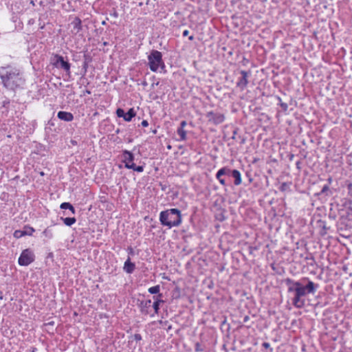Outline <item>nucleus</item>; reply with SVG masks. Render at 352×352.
Wrapping results in <instances>:
<instances>
[{"label":"nucleus","mask_w":352,"mask_h":352,"mask_svg":"<svg viewBox=\"0 0 352 352\" xmlns=\"http://www.w3.org/2000/svg\"><path fill=\"white\" fill-rule=\"evenodd\" d=\"M287 284L288 285V292L294 293L292 303L296 308H302L305 305V300L302 299V297L307 293L314 294L317 288V285L309 280L305 286L299 281L291 279L287 280Z\"/></svg>","instance_id":"nucleus-1"},{"label":"nucleus","mask_w":352,"mask_h":352,"mask_svg":"<svg viewBox=\"0 0 352 352\" xmlns=\"http://www.w3.org/2000/svg\"><path fill=\"white\" fill-rule=\"evenodd\" d=\"M0 78L6 89L14 91L25 84L23 72L18 68L11 66L0 69Z\"/></svg>","instance_id":"nucleus-2"},{"label":"nucleus","mask_w":352,"mask_h":352,"mask_svg":"<svg viewBox=\"0 0 352 352\" xmlns=\"http://www.w3.org/2000/svg\"><path fill=\"white\" fill-rule=\"evenodd\" d=\"M160 221L162 226L168 228L177 227L182 223L181 212L177 208L162 211L160 214Z\"/></svg>","instance_id":"nucleus-3"},{"label":"nucleus","mask_w":352,"mask_h":352,"mask_svg":"<svg viewBox=\"0 0 352 352\" xmlns=\"http://www.w3.org/2000/svg\"><path fill=\"white\" fill-rule=\"evenodd\" d=\"M148 65L150 69L153 72H156L159 68L164 69L165 68V64L162 59V52L153 50L148 56Z\"/></svg>","instance_id":"nucleus-4"},{"label":"nucleus","mask_w":352,"mask_h":352,"mask_svg":"<svg viewBox=\"0 0 352 352\" xmlns=\"http://www.w3.org/2000/svg\"><path fill=\"white\" fill-rule=\"evenodd\" d=\"M51 63L56 68L65 70L68 75H70V63L65 60L64 58L58 54H54L51 58Z\"/></svg>","instance_id":"nucleus-5"},{"label":"nucleus","mask_w":352,"mask_h":352,"mask_svg":"<svg viewBox=\"0 0 352 352\" xmlns=\"http://www.w3.org/2000/svg\"><path fill=\"white\" fill-rule=\"evenodd\" d=\"M34 252L30 249H25L22 251L18 263L21 266H28L34 261Z\"/></svg>","instance_id":"nucleus-6"},{"label":"nucleus","mask_w":352,"mask_h":352,"mask_svg":"<svg viewBox=\"0 0 352 352\" xmlns=\"http://www.w3.org/2000/svg\"><path fill=\"white\" fill-rule=\"evenodd\" d=\"M206 118H208L209 122L214 124H221L224 120V116L222 113H216L213 111H210L207 113Z\"/></svg>","instance_id":"nucleus-7"},{"label":"nucleus","mask_w":352,"mask_h":352,"mask_svg":"<svg viewBox=\"0 0 352 352\" xmlns=\"http://www.w3.org/2000/svg\"><path fill=\"white\" fill-rule=\"evenodd\" d=\"M34 232V229L33 228L30 226H25L23 230H15L13 235L16 239H19L25 235L31 236Z\"/></svg>","instance_id":"nucleus-8"},{"label":"nucleus","mask_w":352,"mask_h":352,"mask_svg":"<svg viewBox=\"0 0 352 352\" xmlns=\"http://www.w3.org/2000/svg\"><path fill=\"white\" fill-rule=\"evenodd\" d=\"M122 162L124 163V167L126 168V164L131 165V163H133L134 160V155L127 150H124L122 152Z\"/></svg>","instance_id":"nucleus-9"},{"label":"nucleus","mask_w":352,"mask_h":352,"mask_svg":"<svg viewBox=\"0 0 352 352\" xmlns=\"http://www.w3.org/2000/svg\"><path fill=\"white\" fill-rule=\"evenodd\" d=\"M228 176L232 177L234 179V184L235 185H239L241 183V173L237 170H230L229 168V172L227 174Z\"/></svg>","instance_id":"nucleus-10"},{"label":"nucleus","mask_w":352,"mask_h":352,"mask_svg":"<svg viewBox=\"0 0 352 352\" xmlns=\"http://www.w3.org/2000/svg\"><path fill=\"white\" fill-rule=\"evenodd\" d=\"M57 117L58 119L65 121V122H71L74 120V116L70 112L60 111L57 113Z\"/></svg>","instance_id":"nucleus-11"},{"label":"nucleus","mask_w":352,"mask_h":352,"mask_svg":"<svg viewBox=\"0 0 352 352\" xmlns=\"http://www.w3.org/2000/svg\"><path fill=\"white\" fill-rule=\"evenodd\" d=\"M229 172V168L226 167H223L218 170L216 174V178L219 180V182L222 184L225 185L226 182L225 179L222 178L223 175H227Z\"/></svg>","instance_id":"nucleus-12"},{"label":"nucleus","mask_w":352,"mask_h":352,"mask_svg":"<svg viewBox=\"0 0 352 352\" xmlns=\"http://www.w3.org/2000/svg\"><path fill=\"white\" fill-rule=\"evenodd\" d=\"M140 311L143 314L147 315L149 314V309L151 307V300H146L140 302Z\"/></svg>","instance_id":"nucleus-13"},{"label":"nucleus","mask_w":352,"mask_h":352,"mask_svg":"<svg viewBox=\"0 0 352 352\" xmlns=\"http://www.w3.org/2000/svg\"><path fill=\"white\" fill-rule=\"evenodd\" d=\"M135 263H133L131 261L130 257H128V258L126 259V261L124 262V264L123 269H124V272H126L127 274H131L135 270Z\"/></svg>","instance_id":"nucleus-14"},{"label":"nucleus","mask_w":352,"mask_h":352,"mask_svg":"<svg viewBox=\"0 0 352 352\" xmlns=\"http://www.w3.org/2000/svg\"><path fill=\"white\" fill-rule=\"evenodd\" d=\"M162 294H159L157 296H153V299L155 300V302H153V307L155 310V314H158L159 309H160V305L164 302L161 298H162Z\"/></svg>","instance_id":"nucleus-15"},{"label":"nucleus","mask_w":352,"mask_h":352,"mask_svg":"<svg viewBox=\"0 0 352 352\" xmlns=\"http://www.w3.org/2000/svg\"><path fill=\"white\" fill-rule=\"evenodd\" d=\"M81 23V20L78 17H76L74 20L72 22V25H73V30L76 33H78L82 30Z\"/></svg>","instance_id":"nucleus-16"},{"label":"nucleus","mask_w":352,"mask_h":352,"mask_svg":"<svg viewBox=\"0 0 352 352\" xmlns=\"http://www.w3.org/2000/svg\"><path fill=\"white\" fill-rule=\"evenodd\" d=\"M136 115V112L135 111L133 108L129 109V110L125 113V115L123 119L126 122H130L133 118H134Z\"/></svg>","instance_id":"nucleus-17"},{"label":"nucleus","mask_w":352,"mask_h":352,"mask_svg":"<svg viewBox=\"0 0 352 352\" xmlns=\"http://www.w3.org/2000/svg\"><path fill=\"white\" fill-rule=\"evenodd\" d=\"M60 208L61 209H64V210H69V212L72 214H74L76 213V210L75 208H74V206L69 202H63L60 204Z\"/></svg>","instance_id":"nucleus-18"},{"label":"nucleus","mask_w":352,"mask_h":352,"mask_svg":"<svg viewBox=\"0 0 352 352\" xmlns=\"http://www.w3.org/2000/svg\"><path fill=\"white\" fill-rule=\"evenodd\" d=\"M60 219L63 221V223L67 226H72L73 224H74L76 221V219L75 217H60Z\"/></svg>","instance_id":"nucleus-19"},{"label":"nucleus","mask_w":352,"mask_h":352,"mask_svg":"<svg viewBox=\"0 0 352 352\" xmlns=\"http://www.w3.org/2000/svg\"><path fill=\"white\" fill-rule=\"evenodd\" d=\"M126 168L127 169H132L134 171L142 173L144 171V166H136L135 164L131 163V165L126 164Z\"/></svg>","instance_id":"nucleus-20"},{"label":"nucleus","mask_w":352,"mask_h":352,"mask_svg":"<svg viewBox=\"0 0 352 352\" xmlns=\"http://www.w3.org/2000/svg\"><path fill=\"white\" fill-rule=\"evenodd\" d=\"M177 133L180 137V140L184 141L186 140V132L184 129L178 127Z\"/></svg>","instance_id":"nucleus-21"},{"label":"nucleus","mask_w":352,"mask_h":352,"mask_svg":"<svg viewBox=\"0 0 352 352\" xmlns=\"http://www.w3.org/2000/svg\"><path fill=\"white\" fill-rule=\"evenodd\" d=\"M160 285H155L154 287H151L148 289V292L151 294H156L160 292Z\"/></svg>","instance_id":"nucleus-22"},{"label":"nucleus","mask_w":352,"mask_h":352,"mask_svg":"<svg viewBox=\"0 0 352 352\" xmlns=\"http://www.w3.org/2000/svg\"><path fill=\"white\" fill-rule=\"evenodd\" d=\"M116 115L118 117L123 118L125 115V112H124V109H122L121 108H118L116 110Z\"/></svg>","instance_id":"nucleus-23"},{"label":"nucleus","mask_w":352,"mask_h":352,"mask_svg":"<svg viewBox=\"0 0 352 352\" xmlns=\"http://www.w3.org/2000/svg\"><path fill=\"white\" fill-rule=\"evenodd\" d=\"M195 351L197 352H199V351H204V348L201 346V344L199 342H197L195 344Z\"/></svg>","instance_id":"nucleus-24"},{"label":"nucleus","mask_w":352,"mask_h":352,"mask_svg":"<svg viewBox=\"0 0 352 352\" xmlns=\"http://www.w3.org/2000/svg\"><path fill=\"white\" fill-rule=\"evenodd\" d=\"M85 60L83 63V69H85V73H86L87 67H88V62H87V56L85 55Z\"/></svg>","instance_id":"nucleus-25"},{"label":"nucleus","mask_w":352,"mask_h":352,"mask_svg":"<svg viewBox=\"0 0 352 352\" xmlns=\"http://www.w3.org/2000/svg\"><path fill=\"white\" fill-rule=\"evenodd\" d=\"M134 339L136 341H140L142 340V336L140 334L136 333L134 335Z\"/></svg>","instance_id":"nucleus-26"},{"label":"nucleus","mask_w":352,"mask_h":352,"mask_svg":"<svg viewBox=\"0 0 352 352\" xmlns=\"http://www.w3.org/2000/svg\"><path fill=\"white\" fill-rule=\"evenodd\" d=\"M186 124H187L186 121L183 120V121H182V122H180V125H179V128H182V129H184V128L186 126Z\"/></svg>","instance_id":"nucleus-27"},{"label":"nucleus","mask_w":352,"mask_h":352,"mask_svg":"<svg viewBox=\"0 0 352 352\" xmlns=\"http://www.w3.org/2000/svg\"><path fill=\"white\" fill-rule=\"evenodd\" d=\"M142 126H144V127H146L148 126V122L147 120H144L142 123H141Z\"/></svg>","instance_id":"nucleus-28"},{"label":"nucleus","mask_w":352,"mask_h":352,"mask_svg":"<svg viewBox=\"0 0 352 352\" xmlns=\"http://www.w3.org/2000/svg\"><path fill=\"white\" fill-rule=\"evenodd\" d=\"M188 34H189V31H188V30H184V31L183 32L182 35H183V36H188Z\"/></svg>","instance_id":"nucleus-29"},{"label":"nucleus","mask_w":352,"mask_h":352,"mask_svg":"<svg viewBox=\"0 0 352 352\" xmlns=\"http://www.w3.org/2000/svg\"><path fill=\"white\" fill-rule=\"evenodd\" d=\"M242 82V77H240L238 80L237 85H239Z\"/></svg>","instance_id":"nucleus-30"},{"label":"nucleus","mask_w":352,"mask_h":352,"mask_svg":"<svg viewBox=\"0 0 352 352\" xmlns=\"http://www.w3.org/2000/svg\"><path fill=\"white\" fill-rule=\"evenodd\" d=\"M263 346H264L265 347L267 348V347L270 346V344H269L268 343H267V342H264V343H263Z\"/></svg>","instance_id":"nucleus-31"},{"label":"nucleus","mask_w":352,"mask_h":352,"mask_svg":"<svg viewBox=\"0 0 352 352\" xmlns=\"http://www.w3.org/2000/svg\"><path fill=\"white\" fill-rule=\"evenodd\" d=\"M188 39L190 41H192L194 39V36H189Z\"/></svg>","instance_id":"nucleus-32"},{"label":"nucleus","mask_w":352,"mask_h":352,"mask_svg":"<svg viewBox=\"0 0 352 352\" xmlns=\"http://www.w3.org/2000/svg\"><path fill=\"white\" fill-rule=\"evenodd\" d=\"M63 214L69 216L71 214L69 212L67 213L65 212H63Z\"/></svg>","instance_id":"nucleus-33"},{"label":"nucleus","mask_w":352,"mask_h":352,"mask_svg":"<svg viewBox=\"0 0 352 352\" xmlns=\"http://www.w3.org/2000/svg\"><path fill=\"white\" fill-rule=\"evenodd\" d=\"M248 319V316H245V317L243 318V321H246Z\"/></svg>","instance_id":"nucleus-34"},{"label":"nucleus","mask_w":352,"mask_h":352,"mask_svg":"<svg viewBox=\"0 0 352 352\" xmlns=\"http://www.w3.org/2000/svg\"><path fill=\"white\" fill-rule=\"evenodd\" d=\"M243 81H244L245 80V74L244 72H243Z\"/></svg>","instance_id":"nucleus-35"},{"label":"nucleus","mask_w":352,"mask_h":352,"mask_svg":"<svg viewBox=\"0 0 352 352\" xmlns=\"http://www.w3.org/2000/svg\"><path fill=\"white\" fill-rule=\"evenodd\" d=\"M153 133H157V130L156 129L155 130H153Z\"/></svg>","instance_id":"nucleus-36"},{"label":"nucleus","mask_w":352,"mask_h":352,"mask_svg":"<svg viewBox=\"0 0 352 352\" xmlns=\"http://www.w3.org/2000/svg\"><path fill=\"white\" fill-rule=\"evenodd\" d=\"M86 93H87L88 94H91V92L89 91H88V90L86 91Z\"/></svg>","instance_id":"nucleus-37"},{"label":"nucleus","mask_w":352,"mask_h":352,"mask_svg":"<svg viewBox=\"0 0 352 352\" xmlns=\"http://www.w3.org/2000/svg\"><path fill=\"white\" fill-rule=\"evenodd\" d=\"M31 4L34 5V1H31Z\"/></svg>","instance_id":"nucleus-38"},{"label":"nucleus","mask_w":352,"mask_h":352,"mask_svg":"<svg viewBox=\"0 0 352 352\" xmlns=\"http://www.w3.org/2000/svg\"><path fill=\"white\" fill-rule=\"evenodd\" d=\"M324 190H327V187H324V188H323V190H322L324 191Z\"/></svg>","instance_id":"nucleus-39"},{"label":"nucleus","mask_w":352,"mask_h":352,"mask_svg":"<svg viewBox=\"0 0 352 352\" xmlns=\"http://www.w3.org/2000/svg\"><path fill=\"white\" fill-rule=\"evenodd\" d=\"M324 190H327V187H324V188H323V190H322L324 191Z\"/></svg>","instance_id":"nucleus-40"}]
</instances>
